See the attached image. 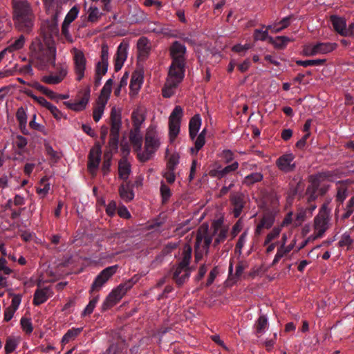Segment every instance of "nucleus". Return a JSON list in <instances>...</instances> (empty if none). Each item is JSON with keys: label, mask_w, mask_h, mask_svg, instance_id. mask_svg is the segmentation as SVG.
<instances>
[{"label": "nucleus", "mask_w": 354, "mask_h": 354, "mask_svg": "<svg viewBox=\"0 0 354 354\" xmlns=\"http://www.w3.org/2000/svg\"><path fill=\"white\" fill-rule=\"evenodd\" d=\"M16 118L19 122V127L21 130L25 129L27 124V113L24 107H20L16 113Z\"/></svg>", "instance_id": "nucleus-34"}, {"label": "nucleus", "mask_w": 354, "mask_h": 354, "mask_svg": "<svg viewBox=\"0 0 354 354\" xmlns=\"http://www.w3.org/2000/svg\"><path fill=\"white\" fill-rule=\"evenodd\" d=\"M57 17L58 14L56 12L52 15V18L50 20H46L41 25V32L43 33L42 38L36 37L35 39H39L43 43L48 39H50L51 42L55 45L52 37L57 35L59 33Z\"/></svg>", "instance_id": "nucleus-11"}, {"label": "nucleus", "mask_w": 354, "mask_h": 354, "mask_svg": "<svg viewBox=\"0 0 354 354\" xmlns=\"http://www.w3.org/2000/svg\"><path fill=\"white\" fill-rule=\"evenodd\" d=\"M28 95L31 97L32 99H34L37 102H38L40 105L46 108L50 102H48L44 97H37L32 92H28Z\"/></svg>", "instance_id": "nucleus-63"}, {"label": "nucleus", "mask_w": 354, "mask_h": 354, "mask_svg": "<svg viewBox=\"0 0 354 354\" xmlns=\"http://www.w3.org/2000/svg\"><path fill=\"white\" fill-rule=\"evenodd\" d=\"M325 59H310V60H297L296 62L297 65L308 67L310 66H317L323 64Z\"/></svg>", "instance_id": "nucleus-47"}, {"label": "nucleus", "mask_w": 354, "mask_h": 354, "mask_svg": "<svg viewBox=\"0 0 354 354\" xmlns=\"http://www.w3.org/2000/svg\"><path fill=\"white\" fill-rule=\"evenodd\" d=\"M214 233L216 236L215 243H220L224 241L227 237L228 228L223 225L221 223L216 222L214 224Z\"/></svg>", "instance_id": "nucleus-25"}, {"label": "nucleus", "mask_w": 354, "mask_h": 354, "mask_svg": "<svg viewBox=\"0 0 354 354\" xmlns=\"http://www.w3.org/2000/svg\"><path fill=\"white\" fill-rule=\"evenodd\" d=\"M26 39L24 35H21L17 40L8 46L9 52H14L21 49L25 44Z\"/></svg>", "instance_id": "nucleus-41"}, {"label": "nucleus", "mask_w": 354, "mask_h": 354, "mask_svg": "<svg viewBox=\"0 0 354 354\" xmlns=\"http://www.w3.org/2000/svg\"><path fill=\"white\" fill-rule=\"evenodd\" d=\"M183 111L180 106H176L171 112L169 118V136L174 140L179 133L180 120Z\"/></svg>", "instance_id": "nucleus-13"}, {"label": "nucleus", "mask_w": 354, "mask_h": 354, "mask_svg": "<svg viewBox=\"0 0 354 354\" xmlns=\"http://www.w3.org/2000/svg\"><path fill=\"white\" fill-rule=\"evenodd\" d=\"M263 179V175L259 172L252 173L245 177L243 183L248 185L259 182Z\"/></svg>", "instance_id": "nucleus-40"}, {"label": "nucleus", "mask_w": 354, "mask_h": 354, "mask_svg": "<svg viewBox=\"0 0 354 354\" xmlns=\"http://www.w3.org/2000/svg\"><path fill=\"white\" fill-rule=\"evenodd\" d=\"M20 323L23 330L27 333H30L32 331V326L30 319L23 317L21 318Z\"/></svg>", "instance_id": "nucleus-60"}, {"label": "nucleus", "mask_w": 354, "mask_h": 354, "mask_svg": "<svg viewBox=\"0 0 354 354\" xmlns=\"http://www.w3.org/2000/svg\"><path fill=\"white\" fill-rule=\"evenodd\" d=\"M294 158L295 156L292 153H286L277 159V165L283 171H292L295 167Z\"/></svg>", "instance_id": "nucleus-19"}, {"label": "nucleus", "mask_w": 354, "mask_h": 354, "mask_svg": "<svg viewBox=\"0 0 354 354\" xmlns=\"http://www.w3.org/2000/svg\"><path fill=\"white\" fill-rule=\"evenodd\" d=\"M205 139L203 138V135H198L195 141V148L192 149V151H196L197 153L205 145Z\"/></svg>", "instance_id": "nucleus-64"}, {"label": "nucleus", "mask_w": 354, "mask_h": 354, "mask_svg": "<svg viewBox=\"0 0 354 354\" xmlns=\"http://www.w3.org/2000/svg\"><path fill=\"white\" fill-rule=\"evenodd\" d=\"M12 3L15 26L20 31L29 32L35 19L30 4L27 0H12Z\"/></svg>", "instance_id": "nucleus-2"}, {"label": "nucleus", "mask_w": 354, "mask_h": 354, "mask_svg": "<svg viewBox=\"0 0 354 354\" xmlns=\"http://www.w3.org/2000/svg\"><path fill=\"white\" fill-rule=\"evenodd\" d=\"M128 45L120 44L118 47L117 53L115 55V70L120 71L127 58Z\"/></svg>", "instance_id": "nucleus-20"}, {"label": "nucleus", "mask_w": 354, "mask_h": 354, "mask_svg": "<svg viewBox=\"0 0 354 354\" xmlns=\"http://www.w3.org/2000/svg\"><path fill=\"white\" fill-rule=\"evenodd\" d=\"M238 167H239L238 162H234L230 165H228V166L225 167L224 169H223L222 170H221L219 171V175L222 177L230 171H235L236 169H237Z\"/></svg>", "instance_id": "nucleus-62"}, {"label": "nucleus", "mask_w": 354, "mask_h": 354, "mask_svg": "<svg viewBox=\"0 0 354 354\" xmlns=\"http://www.w3.org/2000/svg\"><path fill=\"white\" fill-rule=\"evenodd\" d=\"M208 229V225L203 223L198 230L195 243V259L196 261H200L203 254L207 252L212 243V235Z\"/></svg>", "instance_id": "nucleus-6"}, {"label": "nucleus", "mask_w": 354, "mask_h": 354, "mask_svg": "<svg viewBox=\"0 0 354 354\" xmlns=\"http://www.w3.org/2000/svg\"><path fill=\"white\" fill-rule=\"evenodd\" d=\"M107 102H108V100L98 98V100L97 101V104H96L95 107L94 108L93 113V119L95 122H98L101 119V118L104 113V111L106 104H107Z\"/></svg>", "instance_id": "nucleus-31"}, {"label": "nucleus", "mask_w": 354, "mask_h": 354, "mask_svg": "<svg viewBox=\"0 0 354 354\" xmlns=\"http://www.w3.org/2000/svg\"><path fill=\"white\" fill-rule=\"evenodd\" d=\"M119 136H110V140L108 145V151L106 153L111 155L118 150Z\"/></svg>", "instance_id": "nucleus-45"}, {"label": "nucleus", "mask_w": 354, "mask_h": 354, "mask_svg": "<svg viewBox=\"0 0 354 354\" xmlns=\"http://www.w3.org/2000/svg\"><path fill=\"white\" fill-rule=\"evenodd\" d=\"M111 88L112 87L111 86L105 83L101 91V93L99 98L109 100L111 92Z\"/></svg>", "instance_id": "nucleus-59"}, {"label": "nucleus", "mask_w": 354, "mask_h": 354, "mask_svg": "<svg viewBox=\"0 0 354 354\" xmlns=\"http://www.w3.org/2000/svg\"><path fill=\"white\" fill-rule=\"evenodd\" d=\"M14 144L19 149H23L27 145V140L22 136H16L13 139Z\"/></svg>", "instance_id": "nucleus-58"}, {"label": "nucleus", "mask_w": 354, "mask_h": 354, "mask_svg": "<svg viewBox=\"0 0 354 354\" xmlns=\"http://www.w3.org/2000/svg\"><path fill=\"white\" fill-rule=\"evenodd\" d=\"M40 186L37 188V194L42 198L45 197L50 189V184L48 182V179L44 177L40 180Z\"/></svg>", "instance_id": "nucleus-36"}, {"label": "nucleus", "mask_w": 354, "mask_h": 354, "mask_svg": "<svg viewBox=\"0 0 354 354\" xmlns=\"http://www.w3.org/2000/svg\"><path fill=\"white\" fill-rule=\"evenodd\" d=\"M73 55L74 71L76 75V80L81 81L85 76L86 69V59L82 50L73 47L71 50Z\"/></svg>", "instance_id": "nucleus-10"}, {"label": "nucleus", "mask_w": 354, "mask_h": 354, "mask_svg": "<svg viewBox=\"0 0 354 354\" xmlns=\"http://www.w3.org/2000/svg\"><path fill=\"white\" fill-rule=\"evenodd\" d=\"M279 198L276 195H271L266 199L261 206L262 213L254 230L255 235H260L263 230L270 229L273 225L279 212Z\"/></svg>", "instance_id": "nucleus-3"}, {"label": "nucleus", "mask_w": 354, "mask_h": 354, "mask_svg": "<svg viewBox=\"0 0 354 354\" xmlns=\"http://www.w3.org/2000/svg\"><path fill=\"white\" fill-rule=\"evenodd\" d=\"M56 47L50 39L43 43L40 39H33L30 46V57L32 63L39 70H44L50 65H52L55 73L63 81L66 77L68 71V66L66 63L55 64Z\"/></svg>", "instance_id": "nucleus-1"}, {"label": "nucleus", "mask_w": 354, "mask_h": 354, "mask_svg": "<svg viewBox=\"0 0 354 354\" xmlns=\"http://www.w3.org/2000/svg\"><path fill=\"white\" fill-rule=\"evenodd\" d=\"M330 21L334 29L337 32L342 35H346L347 29L346 28V22L344 19L333 16Z\"/></svg>", "instance_id": "nucleus-29"}, {"label": "nucleus", "mask_w": 354, "mask_h": 354, "mask_svg": "<svg viewBox=\"0 0 354 354\" xmlns=\"http://www.w3.org/2000/svg\"><path fill=\"white\" fill-rule=\"evenodd\" d=\"M46 109L52 113L54 118L57 120H61L64 117L63 113L51 103L49 104Z\"/></svg>", "instance_id": "nucleus-56"}, {"label": "nucleus", "mask_w": 354, "mask_h": 354, "mask_svg": "<svg viewBox=\"0 0 354 354\" xmlns=\"http://www.w3.org/2000/svg\"><path fill=\"white\" fill-rule=\"evenodd\" d=\"M78 12V9L76 7H73L66 15L63 23L70 25L77 17Z\"/></svg>", "instance_id": "nucleus-48"}, {"label": "nucleus", "mask_w": 354, "mask_h": 354, "mask_svg": "<svg viewBox=\"0 0 354 354\" xmlns=\"http://www.w3.org/2000/svg\"><path fill=\"white\" fill-rule=\"evenodd\" d=\"M18 344V342L14 337H8L6 340L5 345V351L6 354H10L13 352Z\"/></svg>", "instance_id": "nucleus-46"}, {"label": "nucleus", "mask_w": 354, "mask_h": 354, "mask_svg": "<svg viewBox=\"0 0 354 354\" xmlns=\"http://www.w3.org/2000/svg\"><path fill=\"white\" fill-rule=\"evenodd\" d=\"M281 225H277L274 227L266 236L264 244H268L271 242H278L277 239L279 238L281 232Z\"/></svg>", "instance_id": "nucleus-32"}, {"label": "nucleus", "mask_w": 354, "mask_h": 354, "mask_svg": "<svg viewBox=\"0 0 354 354\" xmlns=\"http://www.w3.org/2000/svg\"><path fill=\"white\" fill-rule=\"evenodd\" d=\"M1 272L6 275H9L12 272V270L7 266L6 260L3 257L0 258V272Z\"/></svg>", "instance_id": "nucleus-61"}, {"label": "nucleus", "mask_w": 354, "mask_h": 354, "mask_svg": "<svg viewBox=\"0 0 354 354\" xmlns=\"http://www.w3.org/2000/svg\"><path fill=\"white\" fill-rule=\"evenodd\" d=\"M120 198L125 202H129L134 198V193L129 183L121 185L119 188Z\"/></svg>", "instance_id": "nucleus-28"}, {"label": "nucleus", "mask_w": 354, "mask_h": 354, "mask_svg": "<svg viewBox=\"0 0 354 354\" xmlns=\"http://www.w3.org/2000/svg\"><path fill=\"white\" fill-rule=\"evenodd\" d=\"M41 81L46 84H58L62 82L61 78H59L56 74L50 73L47 75H44L41 77Z\"/></svg>", "instance_id": "nucleus-43"}, {"label": "nucleus", "mask_w": 354, "mask_h": 354, "mask_svg": "<svg viewBox=\"0 0 354 354\" xmlns=\"http://www.w3.org/2000/svg\"><path fill=\"white\" fill-rule=\"evenodd\" d=\"M185 64L171 62L165 86L162 88V95L165 97H170L174 94L176 88L185 76Z\"/></svg>", "instance_id": "nucleus-5"}, {"label": "nucleus", "mask_w": 354, "mask_h": 354, "mask_svg": "<svg viewBox=\"0 0 354 354\" xmlns=\"http://www.w3.org/2000/svg\"><path fill=\"white\" fill-rule=\"evenodd\" d=\"M102 149L100 145H95L90 150L88 161V170L95 175L98 169L101 161Z\"/></svg>", "instance_id": "nucleus-16"}, {"label": "nucleus", "mask_w": 354, "mask_h": 354, "mask_svg": "<svg viewBox=\"0 0 354 354\" xmlns=\"http://www.w3.org/2000/svg\"><path fill=\"white\" fill-rule=\"evenodd\" d=\"M186 47L179 41H175L170 47L172 62L185 64Z\"/></svg>", "instance_id": "nucleus-17"}, {"label": "nucleus", "mask_w": 354, "mask_h": 354, "mask_svg": "<svg viewBox=\"0 0 354 354\" xmlns=\"http://www.w3.org/2000/svg\"><path fill=\"white\" fill-rule=\"evenodd\" d=\"M290 18L285 17L282 20L280 21L279 24H276L274 25L268 26V28L271 29L272 32L277 33L283 30L286 27L288 26Z\"/></svg>", "instance_id": "nucleus-39"}, {"label": "nucleus", "mask_w": 354, "mask_h": 354, "mask_svg": "<svg viewBox=\"0 0 354 354\" xmlns=\"http://www.w3.org/2000/svg\"><path fill=\"white\" fill-rule=\"evenodd\" d=\"M111 127L110 136H119V132L121 127V119L116 109L113 108L111 113Z\"/></svg>", "instance_id": "nucleus-24"}, {"label": "nucleus", "mask_w": 354, "mask_h": 354, "mask_svg": "<svg viewBox=\"0 0 354 354\" xmlns=\"http://www.w3.org/2000/svg\"><path fill=\"white\" fill-rule=\"evenodd\" d=\"M161 142V134L154 127H149L145 137L144 150L138 152L139 160L146 162L151 159L160 147Z\"/></svg>", "instance_id": "nucleus-4"}, {"label": "nucleus", "mask_w": 354, "mask_h": 354, "mask_svg": "<svg viewBox=\"0 0 354 354\" xmlns=\"http://www.w3.org/2000/svg\"><path fill=\"white\" fill-rule=\"evenodd\" d=\"M287 254H288V252L286 251L285 245H279V246L277 248V253L274 256L272 264L277 263L279 261V260Z\"/></svg>", "instance_id": "nucleus-51"}, {"label": "nucleus", "mask_w": 354, "mask_h": 354, "mask_svg": "<svg viewBox=\"0 0 354 354\" xmlns=\"http://www.w3.org/2000/svg\"><path fill=\"white\" fill-rule=\"evenodd\" d=\"M118 266L114 265L104 269L95 279L91 286V291H98L117 272Z\"/></svg>", "instance_id": "nucleus-14"}, {"label": "nucleus", "mask_w": 354, "mask_h": 354, "mask_svg": "<svg viewBox=\"0 0 354 354\" xmlns=\"http://www.w3.org/2000/svg\"><path fill=\"white\" fill-rule=\"evenodd\" d=\"M232 203V213L235 218L239 217L246 203V198L241 193L233 194L230 198Z\"/></svg>", "instance_id": "nucleus-18"}, {"label": "nucleus", "mask_w": 354, "mask_h": 354, "mask_svg": "<svg viewBox=\"0 0 354 354\" xmlns=\"http://www.w3.org/2000/svg\"><path fill=\"white\" fill-rule=\"evenodd\" d=\"M99 299V296H96L95 297L93 298L88 303V304L86 306L85 309L83 312V315H90L93 313L96 304L97 303Z\"/></svg>", "instance_id": "nucleus-52"}, {"label": "nucleus", "mask_w": 354, "mask_h": 354, "mask_svg": "<svg viewBox=\"0 0 354 354\" xmlns=\"http://www.w3.org/2000/svg\"><path fill=\"white\" fill-rule=\"evenodd\" d=\"M149 29L157 34L168 35L169 33V30L163 27L160 24L151 23L149 24Z\"/></svg>", "instance_id": "nucleus-44"}, {"label": "nucleus", "mask_w": 354, "mask_h": 354, "mask_svg": "<svg viewBox=\"0 0 354 354\" xmlns=\"http://www.w3.org/2000/svg\"><path fill=\"white\" fill-rule=\"evenodd\" d=\"M109 48L107 45L103 44L101 50V59L97 62L96 66V77L95 82L100 84L102 77L105 75L108 70L109 65Z\"/></svg>", "instance_id": "nucleus-15"}, {"label": "nucleus", "mask_w": 354, "mask_h": 354, "mask_svg": "<svg viewBox=\"0 0 354 354\" xmlns=\"http://www.w3.org/2000/svg\"><path fill=\"white\" fill-rule=\"evenodd\" d=\"M160 194L163 203L167 202L171 196L170 188L168 186H167L163 182L161 183Z\"/></svg>", "instance_id": "nucleus-49"}, {"label": "nucleus", "mask_w": 354, "mask_h": 354, "mask_svg": "<svg viewBox=\"0 0 354 354\" xmlns=\"http://www.w3.org/2000/svg\"><path fill=\"white\" fill-rule=\"evenodd\" d=\"M102 15V13L95 6L90 7L88 10V20L89 21L95 22L101 18Z\"/></svg>", "instance_id": "nucleus-42"}, {"label": "nucleus", "mask_w": 354, "mask_h": 354, "mask_svg": "<svg viewBox=\"0 0 354 354\" xmlns=\"http://www.w3.org/2000/svg\"><path fill=\"white\" fill-rule=\"evenodd\" d=\"M268 317L264 315L259 316L254 325V331L257 337L261 338L263 335L265 334L268 329Z\"/></svg>", "instance_id": "nucleus-23"}, {"label": "nucleus", "mask_w": 354, "mask_h": 354, "mask_svg": "<svg viewBox=\"0 0 354 354\" xmlns=\"http://www.w3.org/2000/svg\"><path fill=\"white\" fill-rule=\"evenodd\" d=\"M337 47L335 43L326 42L316 44L306 45L303 52L307 56H315L319 54H327L334 50Z\"/></svg>", "instance_id": "nucleus-12"}, {"label": "nucleus", "mask_w": 354, "mask_h": 354, "mask_svg": "<svg viewBox=\"0 0 354 354\" xmlns=\"http://www.w3.org/2000/svg\"><path fill=\"white\" fill-rule=\"evenodd\" d=\"M88 102V95H84L81 100L75 102H66L64 104L71 110L80 111L86 108Z\"/></svg>", "instance_id": "nucleus-30"}, {"label": "nucleus", "mask_w": 354, "mask_h": 354, "mask_svg": "<svg viewBox=\"0 0 354 354\" xmlns=\"http://www.w3.org/2000/svg\"><path fill=\"white\" fill-rule=\"evenodd\" d=\"M130 140L132 144L133 149L136 151L137 156L138 157V152L143 151V150H142V138L139 134L135 133L131 136Z\"/></svg>", "instance_id": "nucleus-38"}, {"label": "nucleus", "mask_w": 354, "mask_h": 354, "mask_svg": "<svg viewBox=\"0 0 354 354\" xmlns=\"http://www.w3.org/2000/svg\"><path fill=\"white\" fill-rule=\"evenodd\" d=\"M138 58L145 60L149 55L151 50V43L146 37H141L137 43Z\"/></svg>", "instance_id": "nucleus-22"}, {"label": "nucleus", "mask_w": 354, "mask_h": 354, "mask_svg": "<svg viewBox=\"0 0 354 354\" xmlns=\"http://www.w3.org/2000/svg\"><path fill=\"white\" fill-rule=\"evenodd\" d=\"M69 24L63 23L62 26V35L65 37L67 41L73 42V38L69 32Z\"/></svg>", "instance_id": "nucleus-55"}, {"label": "nucleus", "mask_w": 354, "mask_h": 354, "mask_svg": "<svg viewBox=\"0 0 354 354\" xmlns=\"http://www.w3.org/2000/svg\"><path fill=\"white\" fill-rule=\"evenodd\" d=\"M142 75L139 73H133L130 82V88L133 93H137L142 84Z\"/></svg>", "instance_id": "nucleus-33"}, {"label": "nucleus", "mask_w": 354, "mask_h": 354, "mask_svg": "<svg viewBox=\"0 0 354 354\" xmlns=\"http://www.w3.org/2000/svg\"><path fill=\"white\" fill-rule=\"evenodd\" d=\"M329 214L330 210L328 209L326 205H324L319 210V214L315 217L314 219V232L312 235L313 239H316L323 236L325 232L329 226Z\"/></svg>", "instance_id": "nucleus-8"}, {"label": "nucleus", "mask_w": 354, "mask_h": 354, "mask_svg": "<svg viewBox=\"0 0 354 354\" xmlns=\"http://www.w3.org/2000/svg\"><path fill=\"white\" fill-rule=\"evenodd\" d=\"M119 176L123 180H127L131 173V165L126 158L120 160L118 164Z\"/></svg>", "instance_id": "nucleus-27"}, {"label": "nucleus", "mask_w": 354, "mask_h": 354, "mask_svg": "<svg viewBox=\"0 0 354 354\" xmlns=\"http://www.w3.org/2000/svg\"><path fill=\"white\" fill-rule=\"evenodd\" d=\"M277 333H273V337L270 339H260V341L263 343V344L265 346V347L266 348V349L268 351H270L271 350L274 344H275V342H276V339H277Z\"/></svg>", "instance_id": "nucleus-54"}, {"label": "nucleus", "mask_w": 354, "mask_h": 354, "mask_svg": "<svg viewBox=\"0 0 354 354\" xmlns=\"http://www.w3.org/2000/svg\"><path fill=\"white\" fill-rule=\"evenodd\" d=\"M132 119L134 123V126L136 129H139L141 124L144 121V118L142 115L139 113V111H133L132 113Z\"/></svg>", "instance_id": "nucleus-57"}, {"label": "nucleus", "mask_w": 354, "mask_h": 354, "mask_svg": "<svg viewBox=\"0 0 354 354\" xmlns=\"http://www.w3.org/2000/svg\"><path fill=\"white\" fill-rule=\"evenodd\" d=\"M354 212V196L348 201L346 208L345 213L342 215V218L346 219L348 218Z\"/></svg>", "instance_id": "nucleus-53"}, {"label": "nucleus", "mask_w": 354, "mask_h": 354, "mask_svg": "<svg viewBox=\"0 0 354 354\" xmlns=\"http://www.w3.org/2000/svg\"><path fill=\"white\" fill-rule=\"evenodd\" d=\"M136 281V280L131 279L120 284L115 288L112 290L107 296L106 300L104 301L103 308H109L115 305L123 297L127 292L133 287Z\"/></svg>", "instance_id": "nucleus-9"}, {"label": "nucleus", "mask_w": 354, "mask_h": 354, "mask_svg": "<svg viewBox=\"0 0 354 354\" xmlns=\"http://www.w3.org/2000/svg\"><path fill=\"white\" fill-rule=\"evenodd\" d=\"M34 87L52 99H54L56 97V94L55 92L39 83H35L34 84Z\"/></svg>", "instance_id": "nucleus-50"}, {"label": "nucleus", "mask_w": 354, "mask_h": 354, "mask_svg": "<svg viewBox=\"0 0 354 354\" xmlns=\"http://www.w3.org/2000/svg\"><path fill=\"white\" fill-rule=\"evenodd\" d=\"M53 295V292L49 287L39 288L34 294L33 304L39 306L46 302Z\"/></svg>", "instance_id": "nucleus-21"}, {"label": "nucleus", "mask_w": 354, "mask_h": 354, "mask_svg": "<svg viewBox=\"0 0 354 354\" xmlns=\"http://www.w3.org/2000/svg\"><path fill=\"white\" fill-rule=\"evenodd\" d=\"M192 254V248L186 245L183 248V259L174 272V279L178 285L184 283L189 277V268Z\"/></svg>", "instance_id": "nucleus-7"}, {"label": "nucleus", "mask_w": 354, "mask_h": 354, "mask_svg": "<svg viewBox=\"0 0 354 354\" xmlns=\"http://www.w3.org/2000/svg\"><path fill=\"white\" fill-rule=\"evenodd\" d=\"M82 331V328H71L68 330L66 333L63 336L62 343L66 344L69 342L73 340Z\"/></svg>", "instance_id": "nucleus-35"}, {"label": "nucleus", "mask_w": 354, "mask_h": 354, "mask_svg": "<svg viewBox=\"0 0 354 354\" xmlns=\"http://www.w3.org/2000/svg\"><path fill=\"white\" fill-rule=\"evenodd\" d=\"M292 39L286 36H278L275 38L270 37V41L274 46L279 48L285 47Z\"/></svg>", "instance_id": "nucleus-37"}, {"label": "nucleus", "mask_w": 354, "mask_h": 354, "mask_svg": "<svg viewBox=\"0 0 354 354\" xmlns=\"http://www.w3.org/2000/svg\"><path fill=\"white\" fill-rule=\"evenodd\" d=\"M201 118L199 115H195L192 117L189 124V136L194 140L201 128Z\"/></svg>", "instance_id": "nucleus-26"}]
</instances>
